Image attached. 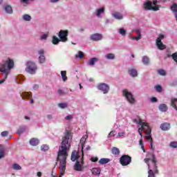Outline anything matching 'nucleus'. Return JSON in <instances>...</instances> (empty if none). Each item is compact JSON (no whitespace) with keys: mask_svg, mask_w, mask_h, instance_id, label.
<instances>
[{"mask_svg":"<svg viewBox=\"0 0 177 177\" xmlns=\"http://www.w3.org/2000/svg\"><path fill=\"white\" fill-rule=\"evenodd\" d=\"M118 32H119L122 37H125V35H127V30H125L124 28L118 29Z\"/></svg>","mask_w":177,"mask_h":177,"instance_id":"obj_29","label":"nucleus"},{"mask_svg":"<svg viewBox=\"0 0 177 177\" xmlns=\"http://www.w3.org/2000/svg\"><path fill=\"white\" fill-rule=\"evenodd\" d=\"M104 13V8H99L95 12V15L97 17H100L101 15H103Z\"/></svg>","mask_w":177,"mask_h":177,"instance_id":"obj_25","label":"nucleus"},{"mask_svg":"<svg viewBox=\"0 0 177 177\" xmlns=\"http://www.w3.org/2000/svg\"><path fill=\"white\" fill-rule=\"evenodd\" d=\"M117 135V132L114 131H111L109 135H108V138H113V136H115Z\"/></svg>","mask_w":177,"mask_h":177,"instance_id":"obj_47","label":"nucleus"},{"mask_svg":"<svg viewBox=\"0 0 177 177\" xmlns=\"http://www.w3.org/2000/svg\"><path fill=\"white\" fill-rule=\"evenodd\" d=\"M124 133H125V132H124V131L118 133V137L122 138V136H124Z\"/></svg>","mask_w":177,"mask_h":177,"instance_id":"obj_56","label":"nucleus"},{"mask_svg":"<svg viewBox=\"0 0 177 177\" xmlns=\"http://www.w3.org/2000/svg\"><path fill=\"white\" fill-rule=\"evenodd\" d=\"M157 3H160V1L153 0V2L148 1L144 4V8L145 10H155L157 11L160 8V6Z\"/></svg>","mask_w":177,"mask_h":177,"instance_id":"obj_5","label":"nucleus"},{"mask_svg":"<svg viewBox=\"0 0 177 177\" xmlns=\"http://www.w3.org/2000/svg\"><path fill=\"white\" fill-rule=\"evenodd\" d=\"M129 74L131 77H138V71L136 69H130L129 70Z\"/></svg>","mask_w":177,"mask_h":177,"instance_id":"obj_22","label":"nucleus"},{"mask_svg":"<svg viewBox=\"0 0 177 177\" xmlns=\"http://www.w3.org/2000/svg\"><path fill=\"white\" fill-rule=\"evenodd\" d=\"M65 120H66V121H70V120H73V115H67L65 118Z\"/></svg>","mask_w":177,"mask_h":177,"instance_id":"obj_53","label":"nucleus"},{"mask_svg":"<svg viewBox=\"0 0 177 177\" xmlns=\"http://www.w3.org/2000/svg\"><path fill=\"white\" fill-rule=\"evenodd\" d=\"M165 35L162 34L159 35V37L156 39V41H161V40H162L163 38H165Z\"/></svg>","mask_w":177,"mask_h":177,"instance_id":"obj_51","label":"nucleus"},{"mask_svg":"<svg viewBox=\"0 0 177 177\" xmlns=\"http://www.w3.org/2000/svg\"><path fill=\"white\" fill-rule=\"evenodd\" d=\"M87 139H88V135H84L80 140V145L82 146L81 151H82V158H84V147H85V143Z\"/></svg>","mask_w":177,"mask_h":177,"instance_id":"obj_12","label":"nucleus"},{"mask_svg":"<svg viewBox=\"0 0 177 177\" xmlns=\"http://www.w3.org/2000/svg\"><path fill=\"white\" fill-rule=\"evenodd\" d=\"M155 89L156 92H158L159 93H161V92H162V87L160 85L155 86Z\"/></svg>","mask_w":177,"mask_h":177,"instance_id":"obj_42","label":"nucleus"},{"mask_svg":"<svg viewBox=\"0 0 177 177\" xmlns=\"http://www.w3.org/2000/svg\"><path fill=\"white\" fill-rule=\"evenodd\" d=\"M59 1L60 0H50V2H51V3H56V2H59Z\"/></svg>","mask_w":177,"mask_h":177,"instance_id":"obj_59","label":"nucleus"},{"mask_svg":"<svg viewBox=\"0 0 177 177\" xmlns=\"http://www.w3.org/2000/svg\"><path fill=\"white\" fill-rule=\"evenodd\" d=\"M170 128H171V124L167 122H165L160 125V129H162V131H169Z\"/></svg>","mask_w":177,"mask_h":177,"instance_id":"obj_17","label":"nucleus"},{"mask_svg":"<svg viewBox=\"0 0 177 177\" xmlns=\"http://www.w3.org/2000/svg\"><path fill=\"white\" fill-rule=\"evenodd\" d=\"M60 41L62 40L60 39H58L57 37L56 36L53 37L52 43L53 44V45H57V44H59Z\"/></svg>","mask_w":177,"mask_h":177,"instance_id":"obj_36","label":"nucleus"},{"mask_svg":"<svg viewBox=\"0 0 177 177\" xmlns=\"http://www.w3.org/2000/svg\"><path fill=\"white\" fill-rule=\"evenodd\" d=\"M58 37L61 40V42H67L68 41V38L67 37H68V30H59Z\"/></svg>","mask_w":177,"mask_h":177,"instance_id":"obj_9","label":"nucleus"},{"mask_svg":"<svg viewBox=\"0 0 177 177\" xmlns=\"http://www.w3.org/2000/svg\"><path fill=\"white\" fill-rule=\"evenodd\" d=\"M142 62L143 64H145V66H147L149 64V63H150V59H149V57L144 56V57H142Z\"/></svg>","mask_w":177,"mask_h":177,"instance_id":"obj_32","label":"nucleus"},{"mask_svg":"<svg viewBox=\"0 0 177 177\" xmlns=\"http://www.w3.org/2000/svg\"><path fill=\"white\" fill-rule=\"evenodd\" d=\"M39 88V86L35 84L34 86H33V89H38Z\"/></svg>","mask_w":177,"mask_h":177,"instance_id":"obj_61","label":"nucleus"},{"mask_svg":"<svg viewBox=\"0 0 177 177\" xmlns=\"http://www.w3.org/2000/svg\"><path fill=\"white\" fill-rule=\"evenodd\" d=\"M144 161L148 166V177H156V174H158V169H157V159L154 155L152 156V159L145 158Z\"/></svg>","mask_w":177,"mask_h":177,"instance_id":"obj_4","label":"nucleus"},{"mask_svg":"<svg viewBox=\"0 0 177 177\" xmlns=\"http://www.w3.org/2000/svg\"><path fill=\"white\" fill-rule=\"evenodd\" d=\"M20 95L24 100L26 99L31 98V95L30 94V93H28V92L20 93Z\"/></svg>","mask_w":177,"mask_h":177,"instance_id":"obj_19","label":"nucleus"},{"mask_svg":"<svg viewBox=\"0 0 177 177\" xmlns=\"http://www.w3.org/2000/svg\"><path fill=\"white\" fill-rule=\"evenodd\" d=\"M91 39L92 41H102V39H103V35L100 33H95L93 35H91Z\"/></svg>","mask_w":177,"mask_h":177,"instance_id":"obj_14","label":"nucleus"},{"mask_svg":"<svg viewBox=\"0 0 177 177\" xmlns=\"http://www.w3.org/2000/svg\"><path fill=\"white\" fill-rule=\"evenodd\" d=\"M37 176L39 177L42 176V173H41L40 171L37 172Z\"/></svg>","mask_w":177,"mask_h":177,"instance_id":"obj_60","label":"nucleus"},{"mask_svg":"<svg viewBox=\"0 0 177 177\" xmlns=\"http://www.w3.org/2000/svg\"><path fill=\"white\" fill-rule=\"evenodd\" d=\"M30 145H31V146H38V145H39V140L37 138H32L30 140Z\"/></svg>","mask_w":177,"mask_h":177,"instance_id":"obj_23","label":"nucleus"},{"mask_svg":"<svg viewBox=\"0 0 177 177\" xmlns=\"http://www.w3.org/2000/svg\"><path fill=\"white\" fill-rule=\"evenodd\" d=\"M5 10L8 15H12V13H13V10L10 6H6L5 7Z\"/></svg>","mask_w":177,"mask_h":177,"instance_id":"obj_35","label":"nucleus"},{"mask_svg":"<svg viewBox=\"0 0 177 177\" xmlns=\"http://www.w3.org/2000/svg\"><path fill=\"white\" fill-rule=\"evenodd\" d=\"M139 145L141 146V149L143 150V152L146 153V150H145V145H143V141L142 140H140Z\"/></svg>","mask_w":177,"mask_h":177,"instance_id":"obj_49","label":"nucleus"},{"mask_svg":"<svg viewBox=\"0 0 177 177\" xmlns=\"http://www.w3.org/2000/svg\"><path fill=\"white\" fill-rule=\"evenodd\" d=\"M156 46H158V48L160 49V50H164V49L167 48L162 41H156Z\"/></svg>","mask_w":177,"mask_h":177,"instance_id":"obj_20","label":"nucleus"},{"mask_svg":"<svg viewBox=\"0 0 177 177\" xmlns=\"http://www.w3.org/2000/svg\"><path fill=\"white\" fill-rule=\"evenodd\" d=\"M25 120H30V118L29 117H28V116H25Z\"/></svg>","mask_w":177,"mask_h":177,"instance_id":"obj_64","label":"nucleus"},{"mask_svg":"<svg viewBox=\"0 0 177 177\" xmlns=\"http://www.w3.org/2000/svg\"><path fill=\"white\" fill-rule=\"evenodd\" d=\"M158 109L160 111H162V113H165L168 110V106H167V104H161L160 105H159Z\"/></svg>","mask_w":177,"mask_h":177,"instance_id":"obj_21","label":"nucleus"},{"mask_svg":"<svg viewBox=\"0 0 177 177\" xmlns=\"http://www.w3.org/2000/svg\"><path fill=\"white\" fill-rule=\"evenodd\" d=\"M171 106L175 109V110L177 111V99L176 98H172L171 101Z\"/></svg>","mask_w":177,"mask_h":177,"instance_id":"obj_31","label":"nucleus"},{"mask_svg":"<svg viewBox=\"0 0 177 177\" xmlns=\"http://www.w3.org/2000/svg\"><path fill=\"white\" fill-rule=\"evenodd\" d=\"M3 64L0 65V85L3 84L10 74V70L15 67V62L10 58H6Z\"/></svg>","mask_w":177,"mask_h":177,"instance_id":"obj_2","label":"nucleus"},{"mask_svg":"<svg viewBox=\"0 0 177 177\" xmlns=\"http://www.w3.org/2000/svg\"><path fill=\"white\" fill-rule=\"evenodd\" d=\"M97 60H98L97 58H96V57H93V58H91V59H90L88 60V64L89 66H95V64L97 63Z\"/></svg>","mask_w":177,"mask_h":177,"instance_id":"obj_26","label":"nucleus"},{"mask_svg":"<svg viewBox=\"0 0 177 177\" xmlns=\"http://www.w3.org/2000/svg\"><path fill=\"white\" fill-rule=\"evenodd\" d=\"M82 165H84V160L82 158L80 160V161L76 162L75 167H74V169L75 171H82Z\"/></svg>","mask_w":177,"mask_h":177,"instance_id":"obj_13","label":"nucleus"},{"mask_svg":"<svg viewBox=\"0 0 177 177\" xmlns=\"http://www.w3.org/2000/svg\"><path fill=\"white\" fill-rule=\"evenodd\" d=\"M158 101V100L157 99V97H152L151 98V102H152V103H156V102H157Z\"/></svg>","mask_w":177,"mask_h":177,"instance_id":"obj_52","label":"nucleus"},{"mask_svg":"<svg viewBox=\"0 0 177 177\" xmlns=\"http://www.w3.org/2000/svg\"><path fill=\"white\" fill-rule=\"evenodd\" d=\"M100 172H102V169L99 167H94L91 169V173L95 176H99L100 175Z\"/></svg>","mask_w":177,"mask_h":177,"instance_id":"obj_16","label":"nucleus"},{"mask_svg":"<svg viewBox=\"0 0 177 177\" xmlns=\"http://www.w3.org/2000/svg\"><path fill=\"white\" fill-rule=\"evenodd\" d=\"M79 31H80V32H84V28H80V29H79Z\"/></svg>","mask_w":177,"mask_h":177,"instance_id":"obj_63","label":"nucleus"},{"mask_svg":"<svg viewBox=\"0 0 177 177\" xmlns=\"http://www.w3.org/2000/svg\"><path fill=\"white\" fill-rule=\"evenodd\" d=\"M91 150V146H88L84 149V151H89Z\"/></svg>","mask_w":177,"mask_h":177,"instance_id":"obj_57","label":"nucleus"},{"mask_svg":"<svg viewBox=\"0 0 177 177\" xmlns=\"http://www.w3.org/2000/svg\"><path fill=\"white\" fill-rule=\"evenodd\" d=\"M170 147H172L173 149H176L177 147V141H173L171 142L169 144Z\"/></svg>","mask_w":177,"mask_h":177,"instance_id":"obj_43","label":"nucleus"},{"mask_svg":"<svg viewBox=\"0 0 177 177\" xmlns=\"http://www.w3.org/2000/svg\"><path fill=\"white\" fill-rule=\"evenodd\" d=\"M58 93L59 95H63L64 93V91H63V90H58Z\"/></svg>","mask_w":177,"mask_h":177,"instance_id":"obj_58","label":"nucleus"},{"mask_svg":"<svg viewBox=\"0 0 177 177\" xmlns=\"http://www.w3.org/2000/svg\"><path fill=\"white\" fill-rule=\"evenodd\" d=\"M61 77L62 78V81L66 82V81H67V72L66 71H61Z\"/></svg>","mask_w":177,"mask_h":177,"instance_id":"obj_28","label":"nucleus"},{"mask_svg":"<svg viewBox=\"0 0 177 177\" xmlns=\"http://www.w3.org/2000/svg\"><path fill=\"white\" fill-rule=\"evenodd\" d=\"M122 95L130 104H135L136 100H135V97H133V95L131 91L127 89H124L122 91Z\"/></svg>","mask_w":177,"mask_h":177,"instance_id":"obj_7","label":"nucleus"},{"mask_svg":"<svg viewBox=\"0 0 177 177\" xmlns=\"http://www.w3.org/2000/svg\"><path fill=\"white\" fill-rule=\"evenodd\" d=\"M137 32H138V36H134L131 37V39H136V41H139L142 38V34L140 33V30H136Z\"/></svg>","mask_w":177,"mask_h":177,"instance_id":"obj_34","label":"nucleus"},{"mask_svg":"<svg viewBox=\"0 0 177 177\" xmlns=\"http://www.w3.org/2000/svg\"><path fill=\"white\" fill-rule=\"evenodd\" d=\"M30 104H34V100L30 99Z\"/></svg>","mask_w":177,"mask_h":177,"instance_id":"obj_62","label":"nucleus"},{"mask_svg":"<svg viewBox=\"0 0 177 177\" xmlns=\"http://www.w3.org/2000/svg\"><path fill=\"white\" fill-rule=\"evenodd\" d=\"M27 129H28L27 126H25V125L20 126L17 131L18 135H21V133H24V132H26Z\"/></svg>","mask_w":177,"mask_h":177,"instance_id":"obj_18","label":"nucleus"},{"mask_svg":"<svg viewBox=\"0 0 177 177\" xmlns=\"http://www.w3.org/2000/svg\"><path fill=\"white\" fill-rule=\"evenodd\" d=\"M5 150H6L5 146L1 145H0V159L3 158V157H5Z\"/></svg>","mask_w":177,"mask_h":177,"instance_id":"obj_24","label":"nucleus"},{"mask_svg":"<svg viewBox=\"0 0 177 177\" xmlns=\"http://www.w3.org/2000/svg\"><path fill=\"white\" fill-rule=\"evenodd\" d=\"M97 88L99 91L103 92L104 95L109 93L110 91V86L106 83H100L97 84Z\"/></svg>","mask_w":177,"mask_h":177,"instance_id":"obj_10","label":"nucleus"},{"mask_svg":"<svg viewBox=\"0 0 177 177\" xmlns=\"http://www.w3.org/2000/svg\"><path fill=\"white\" fill-rule=\"evenodd\" d=\"M131 162L132 158H131V156L128 155H123L120 159V162L123 167H126V165H129Z\"/></svg>","mask_w":177,"mask_h":177,"instance_id":"obj_8","label":"nucleus"},{"mask_svg":"<svg viewBox=\"0 0 177 177\" xmlns=\"http://www.w3.org/2000/svg\"><path fill=\"white\" fill-rule=\"evenodd\" d=\"M41 151H48L49 150V146L48 145H43L41 147Z\"/></svg>","mask_w":177,"mask_h":177,"instance_id":"obj_40","label":"nucleus"},{"mask_svg":"<svg viewBox=\"0 0 177 177\" xmlns=\"http://www.w3.org/2000/svg\"><path fill=\"white\" fill-rule=\"evenodd\" d=\"M97 158H95V157H93L91 158V160L92 161V162H97Z\"/></svg>","mask_w":177,"mask_h":177,"instance_id":"obj_55","label":"nucleus"},{"mask_svg":"<svg viewBox=\"0 0 177 177\" xmlns=\"http://www.w3.org/2000/svg\"><path fill=\"white\" fill-rule=\"evenodd\" d=\"M39 56V63L40 64H44L46 62V57H45V50L44 49H40L37 51Z\"/></svg>","mask_w":177,"mask_h":177,"instance_id":"obj_11","label":"nucleus"},{"mask_svg":"<svg viewBox=\"0 0 177 177\" xmlns=\"http://www.w3.org/2000/svg\"><path fill=\"white\" fill-rule=\"evenodd\" d=\"M12 168L15 171H20V169H21V166H20L19 164L15 163L12 165Z\"/></svg>","mask_w":177,"mask_h":177,"instance_id":"obj_41","label":"nucleus"},{"mask_svg":"<svg viewBox=\"0 0 177 177\" xmlns=\"http://www.w3.org/2000/svg\"><path fill=\"white\" fill-rule=\"evenodd\" d=\"M20 3H22L24 6H27L30 3V0H20Z\"/></svg>","mask_w":177,"mask_h":177,"instance_id":"obj_44","label":"nucleus"},{"mask_svg":"<svg viewBox=\"0 0 177 177\" xmlns=\"http://www.w3.org/2000/svg\"><path fill=\"white\" fill-rule=\"evenodd\" d=\"M72 140L73 136H71V133L66 131L64 136L62 138L61 145L59 147L57 152V162L56 165L60 171L59 177H62L66 171L67 157H68V151H70V148L71 147Z\"/></svg>","mask_w":177,"mask_h":177,"instance_id":"obj_1","label":"nucleus"},{"mask_svg":"<svg viewBox=\"0 0 177 177\" xmlns=\"http://www.w3.org/2000/svg\"><path fill=\"white\" fill-rule=\"evenodd\" d=\"M22 19L23 20H24L25 21H31V16L26 14V15H24L22 16Z\"/></svg>","mask_w":177,"mask_h":177,"instance_id":"obj_38","label":"nucleus"},{"mask_svg":"<svg viewBox=\"0 0 177 177\" xmlns=\"http://www.w3.org/2000/svg\"><path fill=\"white\" fill-rule=\"evenodd\" d=\"M58 107H59V109H67L68 107V104H67V102L59 103L58 104Z\"/></svg>","mask_w":177,"mask_h":177,"instance_id":"obj_39","label":"nucleus"},{"mask_svg":"<svg viewBox=\"0 0 177 177\" xmlns=\"http://www.w3.org/2000/svg\"><path fill=\"white\" fill-rule=\"evenodd\" d=\"M48 34H44L40 36L41 41H46L48 39Z\"/></svg>","mask_w":177,"mask_h":177,"instance_id":"obj_46","label":"nucleus"},{"mask_svg":"<svg viewBox=\"0 0 177 177\" xmlns=\"http://www.w3.org/2000/svg\"><path fill=\"white\" fill-rule=\"evenodd\" d=\"M108 162H110V159H109V158H101L99 160V163L101 165H104V164H108Z\"/></svg>","mask_w":177,"mask_h":177,"instance_id":"obj_33","label":"nucleus"},{"mask_svg":"<svg viewBox=\"0 0 177 177\" xmlns=\"http://www.w3.org/2000/svg\"><path fill=\"white\" fill-rule=\"evenodd\" d=\"M37 68H38L37 67V64H35L34 62L31 61L27 62L26 71V73H28V74H35L37 73Z\"/></svg>","mask_w":177,"mask_h":177,"instance_id":"obj_6","label":"nucleus"},{"mask_svg":"<svg viewBox=\"0 0 177 177\" xmlns=\"http://www.w3.org/2000/svg\"><path fill=\"white\" fill-rule=\"evenodd\" d=\"M137 124L138 125H140V127L138 128V133L141 136V138H143V134H142V131L143 132H145L146 136L145 138L149 140L150 145H151V149L153 150V138H151V129L149 126V123L143 122H142V120H139L137 122Z\"/></svg>","mask_w":177,"mask_h":177,"instance_id":"obj_3","label":"nucleus"},{"mask_svg":"<svg viewBox=\"0 0 177 177\" xmlns=\"http://www.w3.org/2000/svg\"><path fill=\"white\" fill-rule=\"evenodd\" d=\"M47 120H50L53 119V115L52 114H48L46 115Z\"/></svg>","mask_w":177,"mask_h":177,"instance_id":"obj_54","label":"nucleus"},{"mask_svg":"<svg viewBox=\"0 0 177 177\" xmlns=\"http://www.w3.org/2000/svg\"><path fill=\"white\" fill-rule=\"evenodd\" d=\"M158 74H160V75H167V73L163 69L158 70Z\"/></svg>","mask_w":177,"mask_h":177,"instance_id":"obj_48","label":"nucleus"},{"mask_svg":"<svg viewBox=\"0 0 177 177\" xmlns=\"http://www.w3.org/2000/svg\"><path fill=\"white\" fill-rule=\"evenodd\" d=\"M8 135H9V131H3L1 133V136H2V138L6 137V136H8Z\"/></svg>","mask_w":177,"mask_h":177,"instance_id":"obj_50","label":"nucleus"},{"mask_svg":"<svg viewBox=\"0 0 177 177\" xmlns=\"http://www.w3.org/2000/svg\"><path fill=\"white\" fill-rule=\"evenodd\" d=\"M112 16L114 19H116V20H122L124 19V15L118 12H113Z\"/></svg>","mask_w":177,"mask_h":177,"instance_id":"obj_15","label":"nucleus"},{"mask_svg":"<svg viewBox=\"0 0 177 177\" xmlns=\"http://www.w3.org/2000/svg\"><path fill=\"white\" fill-rule=\"evenodd\" d=\"M80 156L77 155V151H74L72 152L71 160V161H75L76 160H78Z\"/></svg>","mask_w":177,"mask_h":177,"instance_id":"obj_27","label":"nucleus"},{"mask_svg":"<svg viewBox=\"0 0 177 177\" xmlns=\"http://www.w3.org/2000/svg\"><path fill=\"white\" fill-rule=\"evenodd\" d=\"M76 59L79 57V59H82L84 57V53L82 51H79L78 54L75 55Z\"/></svg>","mask_w":177,"mask_h":177,"instance_id":"obj_45","label":"nucleus"},{"mask_svg":"<svg viewBox=\"0 0 177 177\" xmlns=\"http://www.w3.org/2000/svg\"><path fill=\"white\" fill-rule=\"evenodd\" d=\"M105 57L108 60H114V59H115V55L113 53H108L105 55Z\"/></svg>","mask_w":177,"mask_h":177,"instance_id":"obj_30","label":"nucleus"},{"mask_svg":"<svg viewBox=\"0 0 177 177\" xmlns=\"http://www.w3.org/2000/svg\"><path fill=\"white\" fill-rule=\"evenodd\" d=\"M111 151L112 154H115V156H118V154H120V149L117 147H113Z\"/></svg>","mask_w":177,"mask_h":177,"instance_id":"obj_37","label":"nucleus"}]
</instances>
